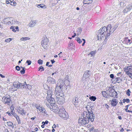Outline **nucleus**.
I'll use <instances>...</instances> for the list:
<instances>
[{
	"instance_id": "42",
	"label": "nucleus",
	"mask_w": 132,
	"mask_h": 132,
	"mask_svg": "<svg viewBox=\"0 0 132 132\" xmlns=\"http://www.w3.org/2000/svg\"><path fill=\"white\" fill-rule=\"evenodd\" d=\"M10 1V4L12 5H15V3L16 4V3L15 2H14L12 1L11 0H9Z\"/></svg>"
},
{
	"instance_id": "48",
	"label": "nucleus",
	"mask_w": 132,
	"mask_h": 132,
	"mask_svg": "<svg viewBox=\"0 0 132 132\" xmlns=\"http://www.w3.org/2000/svg\"><path fill=\"white\" fill-rule=\"evenodd\" d=\"M16 69L18 71H19L20 70V67L18 66H17L15 67Z\"/></svg>"
},
{
	"instance_id": "32",
	"label": "nucleus",
	"mask_w": 132,
	"mask_h": 132,
	"mask_svg": "<svg viewBox=\"0 0 132 132\" xmlns=\"http://www.w3.org/2000/svg\"><path fill=\"white\" fill-rule=\"evenodd\" d=\"M130 101L129 100L128 98L126 99H123L122 100V102L123 103H125V102L127 103H128Z\"/></svg>"
},
{
	"instance_id": "54",
	"label": "nucleus",
	"mask_w": 132,
	"mask_h": 132,
	"mask_svg": "<svg viewBox=\"0 0 132 132\" xmlns=\"http://www.w3.org/2000/svg\"><path fill=\"white\" fill-rule=\"evenodd\" d=\"M90 54L91 55V56L93 55L94 54V52L93 51H92L90 52Z\"/></svg>"
},
{
	"instance_id": "21",
	"label": "nucleus",
	"mask_w": 132,
	"mask_h": 132,
	"mask_svg": "<svg viewBox=\"0 0 132 132\" xmlns=\"http://www.w3.org/2000/svg\"><path fill=\"white\" fill-rule=\"evenodd\" d=\"M17 111L20 114L22 115L25 114L24 111L22 108H19L17 110Z\"/></svg>"
},
{
	"instance_id": "27",
	"label": "nucleus",
	"mask_w": 132,
	"mask_h": 132,
	"mask_svg": "<svg viewBox=\"0 0 132 132\" xmlns=\"http://www.w3.org/2000/svg\"><path fill=\"white\" fill-rule=\"evenodd\" d=\"M6 19H7L8 21H10V19H11L12 20V24H15V23H16V22H17V20H14H14H13V18H7Z\"/></svg>"
},
{
	"instance_id": "39",
	"label": "nucleus",
	"mask_w": 132,
	"mask_h": 132,
	"mask_svg": "<svg viewBox=\"0 0 132 132\" xmlns=\"http://www.w3.org/2000/svg\"><path fill=\"white\" fill-rule=\"evenodd\" d=\"M24 69V68H23V69H22V70H21L20 72L22 74H23L25 73V70Z\"/></svg>"
},
{
	"instance_id": "28",
	"label": "nucleus",
	"mask_w": 132,
	"mask_h": 132,
	"mask_svg": "<svg viewBox=\"0 0 132 132\" xmlns=\"http://www.w3.org/2000/svg\"><path fill=\"white\" fill-rule=\"evenodd\" d=\"M75 40L79 43H81L82 41L80 39L79 37H76L75 38Z\"/></svg>"
},
{
	"instance_id": "59",
	"label": "nucleus",
	"mask_w": 132,
	"mask_h": 132,
	"mask_svg": "<svg viewBox=\"0 0 132 132\" xmlns=\"http://www.w3.org/2000/svg\"><path fill=\"white\" fill-rule=\"evenodd\" d=\"M51 62H52V64H53L55 62V61H54L53 60H51Z\"/></svg>"
},
{
	"instance_id": "58",
	"label": "nucleus",
	"mask_w": 132,
	"mask_h": 132,
	"mask_svg": "<svg viewBox=\"0 0 132 132\" xmlns=\"http://www.w3.org/2000/svg\"><path fill=\"white\" fill-rule=\"evenodd\" d=\"M17 121H18V124H20L21 123V122L20 119L17 120Z\"/></svg>"
},
{
	"instance_id": "4",
	"label": "nucleus",
	"mask_w": 132,
	"mask_h": 132,
	"mask_svg": "<svg viewBox=\"0 0 132 132\" xmlns=\"http://www.w3.org/2000/svg\"><path fill=\"white\" fill-rule=\"evenodd\" d=\"M58 82L55 88V91L57 92V93H62V92L63 90V87L64 86L65 83H64L62 81H58Z\"/></svg>"
},
{
	"instance_id": "3",
	"label": "nucleus",
	"mask_w": 132,
	"mask_h": 132,
	"mask_svg": "<svg viewBox=\"0 0 132 132\" xmlns=\"http://www.w3.org/2000/svg\"><path fill=\"white\" fill-rule=\"evenodd\" d=\"M59 116L63 119H67L68 118V115L63 107H61L58 113Z\"/></svg>"
},
{
	"instance_id": "52",
	"label": "nucleus",
	"mask_w": 132,
	"mask_h": 132,
	"mask_svg": "<svg viewBox=\"0 0 132 132\" xmlns=\"http://www.w3.org/2000/svg\"><path fill=\"white\" fill-rule=\"evenodd\" d=\"M130 105H126V106H125V107L126 108V109H125V110H126V111H127V109H128V107L130 106Z\"/></svg>"
},
{
	"instance_id": "40",
	"label": "nucleus",
	"mask_w": 132,
	"mask_h": 132,
	"mask_svg": "<svg viewBox=\"0 0 132 132\" xmlns=\"http://www.w3.org/2000/svg\"><path fill=\"white\" fill-rule=\"evenodd\" d=\"M131 93V92L129 89H128L127 90V92L126 93V94L128 96H130V93Z\"/></svg>"
},
{
	"instance_id": "9",
	"label": "nucleus",
	"mask_w": 132,
	"mask_h": 132,
	"mask_svg": "<svg viewBox=\"0 0 132 132\" xmlns=\"http://www.w3.org/2000/svg\"><path fill=\"white\" fill-rule=\"evenodd\" d=\"M13 85L14 87L17 89L19 88H24L23 86L24 85H23V84L19 82H14L13 83Z\"/></svg>"
},
{
	"instance_id": "33",
	"label": "nucleus",
	"mask_w": 132,
	"mask_h": 132,
	"mask_svg": "<svg viewBox=\"0 0 132 132\" xmlns=\"http://www.w3.org/2000/svg\"><path fill=\"white\" fill-rule=\"evenodd\" d=\"M102 94L103 97H106V93L105 91H102Z\"/></svg>"
},
{
	"instance_id": "29",
	"label": "nucleus",
	"mask_w": 132,
	"mask_h": 132,
	"mask_svg": "<svg viewBox=\"0 0 132 132\" xmlns=\"http://www.w3.org/2000/svg\"><path fill=\"white\" fill-rule=\"evenodd\" d=\"M30 39V38L27 37H22L20 39V40L21 41L26 40H29Z\"/></svg>"
},
{
	"instance_id": "44",
	"label": "nucleus",
	"mask_w": 132,
	"mask_h": 132,
	"mask_svg": "<svg viewBox=\"0 0 132 132\" xmlns=\"http://www.w3.org/2000/svg\"><path fill=\"white\" fill-rule=\"evenodd\" d=\"M46 111L45 110V108H42V110H41V111H42V112L43 113H46L45 112Z\"/></svg>"
},
{
	"instance_id": "30",
	"label": "nucleus",
	"mask_w": 132,
	"mask_h": 132,
	"mask_svg": "<svg viewBox=\"0 0 132 132\" xmlns=\"http://www.w3.org/2000/svg\"><path fill=\"white\" fill-rule=\"evenodd\" d=\"M79 102L78 98L76 97H74L73 99V103H75L76 102Z\"/></svg>"
},
{
	"instance_id": "38",
	"label": "nucleus",
	"mask_w": 132,
	"mask_h": 132,
	"mask_svg": "<svg viewBox=\"0 0 132 132\" xmlns=\"http://www.w3.org/2000/svg\"><path fill=\"white\" fill-rule=\"evenodd\" d=\"M41 69V71H44V70L43 67L42 66H41L39 67L38 68V71H40Z\"/></svg>"
},
{
	"instance_id": "45",
	"label": "nucleus",
	"mask_w": 132,
	"mask_h": 132,
	"mask_svg": "<svg viewBox=\"0 0 132 132\" xmlns=\"http://www.w3.org/2000/svg\"><path fill=\"white\" fill-rule=\"evenodd\" d=\"M26 63H28V65H30L31 63V61L30 60H27Z\"/></svg>"
},
{
	"instance_id": "2",
	"label": "nucleus",
	"mask_w": 132,
	"mask_h": 132,
	"mask_svg": "<svg viewBox=\"0 0 132 132\" xmlns=\"http://www.w3.org/2000/svg\"><path fill=\"white\" fill-rule=\"evenodd\" d=\"M93 112L91 110L90 111H84L83 113V116L85 118H86L87 120H90L92 122L94 121L95 119V115Z\"/></svg>"
},
{
	"instance_id": "20",
	"label": "nucleus",
	"mask_w": 132,
	"mask_h": 132,
	"mask_svg": "<svg viewBox=\"0 0 132 132\" xmlns=\"http://www.w3.org/2000/svg\"><path fill=\"white\" fill-rule=\"evenodd\" d=\"M132 42V39H129L128 38H126L125 40H124L123 42V43L126 44H131Z\"/></svg>"
},
{
	"instance_id": "55",
	"label": "nucleus",
	"mask_w": 132,
	"mask_h": 132,
	"mask_svg": "<svg viewBox=\"0 0 132 132\" xmlns=\"http://www.w3.org/2000/svg\"><path fill=\"white\" fill-rule=\"evenodd\" d=\"M12 115L14 116V117L15 118L16 117L18 116L15 113H13V114H12Z\"/></svg>"
},
{
	"instance_id": "51",
	"label": "nucleus",
	"mask_w": 132,
	"mask_h": 132,
	"mask_svg": "<svg viewBox=\"0 0 132 132\" xmlns=\"http://www.w3.org/2000/svg\"><path fill=\"white\" fill-rule=\"evenodd\" d=\"M49 130L47 129H45L43 130V132H48Z\"/></svg>"
},
{
	"instance_id": "35",
	"label": "nucleus",
	"mask_w": 132,
	"mask_h": 132,
	"mask_svg": "<svg viewBox=\"0 0 132 132\" xmlns=\"http://www.w3.org/2000/svg\"><path fill=\"white\" fill-rule=\"evenodd\" d=\"M73 103L75 106L76 107L78 106L79 105V102H76L75 103Z\"/></svg>"
},
{
	"instance_id": "22",
	"label": "nucleus",
	"mask_w": 132,
	"mask_h": 132,
	"mask_svg": "<svg viewBox=\"0 0 132 132\" xmlns=\"http://www.w3.org/2000/svg\"><path fill=\"white\" fill-rule=\"evenodd\" d=\"M61 98L56 100L57 103L59 104H62L63 103L64 100L63 97H61Z\"/></svg>"
},
{
	"instance_id": "1",
	"label": "nucleus",
	"mask_w": 132,
	"mask_h": 132,
	"mask_svg": "<svg viewBox=\"0 0 132 132\" xmlns=\"http://www.w3.org/2000/svg\"><path fill=\"white\" fill-rule=\"evenodd\" d=\"M111 25H108L106 28L105 27L101 29L98 31L97 35L98 39L101 40L103 39L104 37H105V39L103 42V44H106L107 39L109 38L108 36H110L111 32L112 33L116 30V28L111 29Z\"/></svg>"
},
{
	"instance_id": "25",
	"label": "nucleus",
	"mask_w": 132,
	"mask_h": 132,
	"mask_svg": "<svg viewBox=\"0 0 132 132\" xmlns=\"http://www.w3.org/2000/svg\"><path fill=\"white\" fill-rule=\"evenodd\" d=\"M36 6L39 8H45L46 7V5H44L43 4H37Z\"/></svg>"
},
{
	"instance_id": "10",
	"label": "nucleus",
	"mask_w": 132,
	"mask_h": 132,
	"mask_svg": "<svg viewBox=\"0 0 132 132\" xmlns=\"http://www.w3.org/2000/svg\"><path fill=\"white\" fill-rule=\"evenodd\" d=\"M91 75V73L90 71L87 70L85 71L83 75V79L85 80L86 78H88Z\"/></svg>"
},
{
	"instance_id": "47",
	"label": "nucleus",
	"mask_w": 132,
	"mask_h": 132,
	"mask_svg": "<svg viewBox=\"0 0 132 132\" xmlns=\"http://www.w3.org/2000/svg\"><path fill=\"white\" fill-rule=\"evenodd\" d=\"M120 79L119 78H117L116 81L117 83H120Z\"/></svg>"
},
{
	"instance_id": "6",
	"label": "nucleus",
	"mask_w": 132,
	"mask_h": 132,
	"mask_svg": "<svg viewBox=\"0 0 132 132\" xmlns=\"http://www.w3.org/2000/svg\"><path fill=\"white\" fill-rule=\"evenodd\" d=\"M125 72L126 74L132 79V65L128 67Z\"/></svg>"
},
{
	"instance_id": "12",
	"label": "nucleus",
	"mask_w": 132,
	"mask_h": 132,
	"mask_svg": "<svg viewBox=\"0 0 132 132\" xmlns=\"http://www.w3.org/2000/svg\"><path fill=\"white\" fill-rule=\"evenodd\" d=\"M110 93H111V97H113L115 98L118 97L117 94V92L115 91L114 90H113L110 89V90L109 91Z\"/></svg>"
},
{
	"instance_id": "8",
	"label": "nucleus",
	"mask_w": 132,
	"mask_h": 132,
	"mask_svg": "<svg viewBox=\"0 0 132 132\" xmlns=\"http://www.w3.org/2000/svg\"><path fill=\"white\" fill-rule=\"evenodd\" d=\"M48 42V39L46 38L42 39L41 42V44L42 46L44 49H46L47 47Z\"/></svg>"
},
{
	"instance_id": "17",
	"label": "nucleus",
	"mask_w": 132,
	"mask_h": 132,
	"mask_svg": "<svg viewBox=\"0 0 132 132\" xmlns=\"http://www.w3.org/2000/svg\"><path fill=\"white\" fill-rule=\"evenodd\" d=\"M47 97L50 98L52 97V89L49 88L48 90H47Z\"/></svg>"
},
{
	"instance_id": "57",
	"label": "nucleus",
	"mask_w": 132,
	"mask_h": 132,
	"mask_svg": "<svg viewBox=\"0 0 132 132\" xmlns=\"http://www.w3.org/2000/svg\"><path fill=\"white\" fill-rule=\"evenodd\" d=\"M6 113H7V114H9V116H11V115H11V113L10 112H6Z\"/></svg>"
},
{
	"instance_id": "64",
	"label": "nucleus",
	"mask_w": 132,
	"mask_h": 132,
	"mask_svg": "<svg viewBox=\"0 0 132 132\" xmlns=\"http://www.w3.org/2000/svg\"><path fill=\"white\" fill-rule=\"evenodd\" d=\"M36 118V117H32V118H31V119L32 120H34Z\"/></svg>"
},
{
	"instance_id": "19",
	"label": "nucleus",
	"mask_w": 132,
	"mask_h": 132,
	"mask_svg": "<svg viewBox=\"0 0 132 132\" xmlns=\"http://www.w3.org/2000/svg\"><path fill=\"white\" fill-rule=\"evenodd\" d=\"M47 100L49 103L51 104H54L55 103L54 99L52 97L50 98L46 97Z\"/></svg>"
},
{
	"instance_id": "5",
	"label": "nucleus",
	"mask_w": 132,
	"mask_h": 132,
	"mask_svg": "<svg viewBox=\"0 0 132 132\" xmlns=\"http://www.w3.org/2000/svg\"><path fill=\"white\" fill-rule=\"evenodd\" d=\"M2 101L4 104H7L8 105L10 104L11 102L10 96L6 95L3 96L2 98Z\"/></svg>"
},
{
	"instance_id": "14",
	"label": "nucleus",
	"mask_w": 132,
	"mask_h": 132,
	"mask_svg": "<svg viewBox=\"0 0 132 132\" xmlns=\"http://www.w3.org/2000/svg\"><path fill=\"white\" fill-rule=\"evenodd\" d=\"M51 110L53 111L54 112L58 113L59 111V108L58 106L56 105H54L52 106V108H51Z\"/></svg>"
},
{
	"instance_id": "53",
	"label": "nucleus",
	"mask_w": 132,
	"mask_h": 132,
	"mask_svg": "<svg viewBox=\"0 0 132 132\" xmlns=\"http://www.w3.org/2000/svg\"><path fill=\"white\" fill-rule=\"evenodd\" d=\"M110 78H113L114 77V75L113 74H111L110 75Z\"/></svg>"
},
{
	"instance_id": "61",
	"label": "nucleus",
	"mask_w": 132,
	"mask_h": 132,
	"mask_svg": "<svg viewBox=\"0 0 132 132\" xmlns=\"http://www.w3.org/2000/svg\"><path fill=\"white\" fill-rule=\"evenodd\" d=\"M16 23H17L19 24H21V23L17 21V22H16Z\"/></svg>"
},
{
	"instance_id": "23",
	"label": "nucleus",
	"mask_w": 132,
	"mask_h": 132,
	"mask_svg": "<svg viewBox=\"0 0 132 132\" xmlns=\"http://www.w3.org/2000/svg\"><path fill=\"white\" fill-rule=\"evenodd\" d=\"M6 18H5L3 20V22L6 23H5V24H7L6 23H7V24H11L12 23V20L11 19H10V21H8L7 19H6Z\"/></svg>"
},
{
	"instance_id": "11",
	"label": "nucleus",
	"mask_w": 132,
	"mask_h": 132,
	"mask_svg": "<svg viewBox=\"0 0 132 132\" xmlns=\"http://www.w3.org/2000/svg\"><path fill=\"white\" fill-rule=\"evenodd\" d=\"M132 9V4H130L127 6L123 10L124 13H127Z\"/></svg>"
},
{
	"instance_id": "43",
	"label": "nucleus",
	"mask_w": 132,
	"mask_h": 132,
	"mask_svg": "<svg viewBox=\"0 0 132 132\" xmlns=\"http://www.w3.org/2000/svg\"><path fill=\"white\" fill-rule=\"evenodd\" d=\"M11 40L12 39L11 38H9L5 39V41L6 42L8 43L10 42Z\"/></svg>"
},
{
	"instance_id": "16",
	"label": "nucleus",
	"mask_w": 132,
	"mask_h": 132,
	"mask_svg": "<svg viewBox=\"0 0 132 132\" xmlns=\"http://www.w3.org/2000/svg\"><path fill=\"white\" fill-rule=\"evenodd\" d=\"M37 23V21L36 20H31L28 25L30 27H34L36 25Z\"/></svg>"
},
{
	"instance_id": "49",
	"label": "nucleus",
	"mask_w": 132,
	"mask_h": 132,
	"mask_svg": "<svg viewBox=\"0 0 132 132\" xmlns=\"http://www.w3.org/2000/svg\"><path fill=\"white\" fill-rule=\"evenodd\" d=\"M48 122L47 120H46L45 122H43L42 123V124L44 123V124L45 125V124H47L48 123Z\"/></svg>"
},
{
	"instance_id": "15",
	"label": "nucleus",
	"mask_w": 132,
	"mask_h": 132,
	"mask_svg": "<svg viewBox=\"0 0 132 132\" xmlns=\"http://www.w3.org/2000/svg\"><path fill=\"white\" fill-rule=\"evenodd\" d=\"M55 97L56 100L60 99L61 97L64 98V95L62 93H57L55 94Z\"/></svg>"
},
{
	"instance_id": "50",
	"label": "nucleus",
	"mask_w": 132,
	"mask_h": 132,
	"mask_svg": "<svg viewBox=\"0 0 132 132\" xmlns=\"http://www.w3.org/2000/svg\"><path fill=\"white\" fill-rule=\"evenodd\" d=\"M95 9L96 10H98L97 11V12H98V11H100V8L98 6L96 7L95 8ZM96 12H97V11H96Z\"/></svg>"
},
{
	"instance_id": "36",
	"label": "nucleus",
	"mask_w": 132,
	"mask_h": 132,
	"mask_svg": "<svg viewBox=\"0 0 132 132\" xmlns=\"http://www.w3.org/2000/svg\"><path fill=\"white\" fill-rule=\"evenodd\" d=\"M7 125L9 126H12L13 125L12 123L10 121L7 122Z\"/></svg>"
},
{
	"instance_id": "46",
	"label": "nucleus",
	"mask_w": 132,
	"mask_h": 132,
	"mask_svg": "<svg viewBox=\"0 0 132 132\" xmlns=\"http://www.w3.org/2000/svg\"><path fill=\"white\" fill-rule=\"evenodd\" d=\"M73 43L71 42H69V46H73Z\"/></svg>"
},
{
	"instance_id": "37",
	"label": "nucleus",
	"mask_w": 132,
	"mask_h": 132,
	"mask_svg": "<svg viewBox=\"0 0 132 132\" xmlns=\"http://www.w3.org/2000/svg\"><path fill=\"white\" fill-rule=\"evenodd\" d=\"M36 108L37 109L39 110V111H40V112H41V110L42 109V107L39 106H38V105H36Z\"/></svg>"
},
{
	"instance_id": "31",
	"label": "nucleus",
	"mask_w": 132,
	"mask_h": 132,
	"mask_svg": "<svg viewBox=\"0 0 132 132\" xmlns=\"http://www.w3.org/2000/svg\"><path fill=\"white\" fill-rule=\"evenodd\" d=\"M89 99L91 101H94L96 99V97L94 96H92L90 97H89Z\"/></svg>"
},
{
	"instance_id": "56",
	"label": "nucleus",
	"mask_w": 132,
	"mask_h": 132,
	"mask_svg": "<svg viewBox=\"0 0 132 132\" xmlns=\"http://www.w3.org/2000/svg\"><path fill=\"white\" fill-rule=\"evenodd\" d=\"M10 1H9H9L7 0L6 1V3L7 4H8L9 3H10Z\"/></svg>"
},
{
	"instance_id": "63",
	"label": "nucleus",
	"mask_w": 132,
	"mask_h": 132,
	"mask_svg": "<svg viewBox=\"0 0 132 132\" xmlns=\"http://www.w3.org/2000/svg\"><path fill=\"white\" fill-rule=\"evenodd\" d=\"M16 119V120H18L19 119H20L19 118V117L18 116H16V117H15Z\"/></svg>"
},
{
	"instance_id": "24",
	"label": "nucleus",
	"mask_w": 132,
	"mask_h": 132,
	"mask_svg": "<svg viewBox=\"0 0 132 132\" xmlns=\"http://www.w3.org/2000/svg\"><path fill=\"white\" fill-rule=\"evenodd\" d=\"M23 85H24V86H23L24 88V87H25L26 88H27L28 89H30L31 88V86L29 84H26V81L24 82V83L23 84Z\"/></svg>"
},
{
	"instance_id": "26",
	"label": "nucleus",
	"mask_w": 132,
	"mask_h": 132,
	"mask_svg": "<svg viewBox=\"0 0 132 132\" xmlns=\"http://www.w3.org/2000/svg\"><path fill=\"white\" fill-rule=\"evenodd\" d=\"M93 0H84L83 3L84 4H90L92 3Z\"/></svg>"
},
{
	"instance_id": "13",
	"label": "nucleus",
	"mask_w": 132,
	"mask_h": 132,
	"mask_svg": "<svg viewBox=\"0 0 132 132\" xmlns=\"http://www.w3.org/2000/svg\"><path fill=\"white\" fill-rule=\"evenodd\" d=\"M47 81V82L50 84H54L56 82L54 78L51 77H48Z\"/></svg>"
},
{
	"instance_id": "60",
	"label": "nucleus",
	"mask_w": 132,
	"mask_h": 132,
	"mask_svg": "<svg viewBox=\"0 0 132 132\" xmlns=\"http://www.w3.org/2000/svg\"><path fill=\"white\" fill-rule=\"evenodd\" d=\"M14 109H13L12 111H11V114H13V113H15L14 112Z\"/></svg>"
},
{
	"instance_id": "41",
	"label": "nucleus",
	"mask_w": 132,
	"mask_h": 132,
	"mask_svg": "<svg viewBox=\"0 0 132 132\" xmlns=\"http://www.w3.org/2000/svg\"><path fill=\"white\" fill-rule=\"evenodd\" d=\"M43 60L41 59H39L38 61V63L40 64H42L43 63Z\"/></svg>"
},
{
	"instance_id": "18",
	"label": "nucleus",
	"mask_w": 132,
	"mask_h": 132,
	"mask_svg": "<svg viewBox=\"0 0 132 132\" xmlns=\"http://www.w3.org/2000/svg\"><path fill=\"white\" fill-rule=\"evenodd\" d=\"M118 102L117 101V99L113 98L111 101V104L113 106H116L118 103Z\"/></svg>"
},
{
	"instance_id": "7",
	"label": "nucleus",
	"mask_w": 132,
	"mask_h": 132,
	"mask_svg": "<svg viewBox=\"0 0 132 132\" xmlns=\"http://www.w3.org/2000/svg\"><path fill=\"white\" fill-rule=\"evenodd\" d=\"M82 117L83 118H80L79 119L78 123L80 125H85L86 123H88L89 122L88 120H87L86 118H85L83 116Z\"/></svg>"
},
{
	"instance_id": "34",
	"label": "nucleus",
	"mask_w": 132,
	"mask_h": 132,
	"mask_svg": "<svg viewBox=\"0 0 132 132\" xmlns=\"http://www.w3.org/2000/svg\"><path fill=\"white\" fill-rule=\"evenodd\" d=\"M60 0H51V1L54 4L57 3Z\"/></svg>"
},
{
	"instance_id": "62",
	"label": "nucleus",
	"mask_w": 132,
	"mask_h": 132,
	"mask_svg": "<svg viewBox=\"0 0 132 132\" xmlns=\"http://www.w3.org/2000/svg\"><path fill=\"white\" fill-rule=\"evenodd\" d=\"M15 28H14L13 29H12V31L14 32H16V30H15Z\"/></svg>"
}]
</instances>
